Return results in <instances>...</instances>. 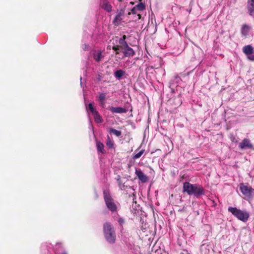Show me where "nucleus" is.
Returning <instances> with one entry per match:
<instances>
[{
  "mask_svg": "<svg viewBox=\"0 0 254 254\" xmlns=\"http://www.w3.org/2000/svg\"><path fill=\"white\" fill-rule=\"evenodd\" d=\"M183 191L186 192L189 195H194L198 196L204 193L203 188L197 184H191L186 182L183 184Z\"/></svg>",
  "mask_w": 254,
  "mask_h": 254,
  "instance_id": "nucleus-1",
  "label": "nucleus"
},
{
  "mask_svg": "<svg viewBox=\"0 0 254 254\" xmlns=\"http://www.w3.org/2000/svg\"><path fill=\"white\" fill-rule=\"evenodd\" d=\"M103 228L106 240L110 243H114L116 236L112 225L109 222H106L104 225Z\"/></svg>",
  "mask_w": 254,
  "mask_h": 254,
  "instance_id": "nucleus-2",
  "label": "nucleus"
},
{
  "mask_svg": "<svg viewBox=\"0 0 254 254\" xmlns=\"http://www.w3.org/2000/svg\"><path fill=\"white\" fill-rule=\"evenodd\" d=\"M228 211L239 220L243 222H246L249 217V214L248 212L242 211L236 207H229Z\"/></svg>",
  "mask_w": 254,
  "mask_h": 254,
  "instance_id": "nucleus-3",
  "label": "nucleus"
},
{
  "mask_svg": "<svg viewBox=\"0 0 254 254\" xmlns=\"http://www.w3.org/2000/svg\"><path fill=\"white\" fill-rule=\"evenodd\" d=\"M104 199L106 205L108 209L111 211L112 213L117 211V205L115 203L114 199L112 198L109 193L104 190L103 192Z\"/></svg>",
  "mask_w": 254,
  "mask_h": 254,
  "instance_id": "nucleus-4",
  "label": "nucleus"
},
{
  "mask_svg": "<svg viewBox=\"0 0 254 254\" xmlns=\"http://www.w3.org/2000/svg\"><path fill=\"white\" fill-rule=\"evenodd\" d=\"M126 36L124 35L119 40V45H114L112 49L116 52V54H119L120 52V49L123 50L127 48L128 46L127 42L126 41Z\"/></svg>",
  "mask_w": 254,
  "mask_h": 254,
  "instance_id": "nucleus-5",
  "label": "nucleus"
},
{
  "mask_svg": "<svg viewBox=\"0 0 254 254\" xmlns=\"http://www.w3.org/2000/svg\"><path fill=\"white\" fill-rule=\"evenodd\" d=\"M240 190L241 192L246 196H251L253 189L251 187H248L244 184H241L240 185Z\"/></svg>",
  "mask_w": 254,
  "mask_h": 254,
  "instance_id": "nucleus-6",
  "label": "nucleus"
},
{
  "mask_svg": "<svg viewBox=\"0 0 254 254\" xmlns=\"http://www.w3.org/2000/svg\"><path fill=\"white\" fill-rule=\"evenodd\" d=\"M91 54L92 55L94 60L97 62H100L104 57L101 50L93 49L91 51Z\"/></svg>",
  "mask_w": 254,
  "mask_h": 254,
  "instance_id": "nucleus-7",
  "label": "nucleus"
},
{
  "mask_svg": "<svg viewBox=\"0 0 254 254\" xmlns=\"http://www.w3.org/2000/svg\"><path fill=\"white\" fill-rule=\"evenodd\" d=\"M239 147L241 149H254L251 141L248 138L244 139L242 141L239 143Z\"/></svg>",
  "mask_w": 254,
  "mask_h": 254,
  "instance_id": "nucleus-8",
  "label": "nucleus"
},
{
  "mask_svg": "<svg viewBox=\"0 0 254 254\" xmlns=\"http://www.w3.org/2000/svg\"><path fill=\"white\" fill-rule=\"evenodd\" d=\"M135 174L141 182L145 183L147 181V177L140 169H136Z\"/></svg>",
  "mask_w": 254,
  "mask_h": 254,
  "instance_id": "nucleus-9",
  "label": "nucleus"
},
{
  "mask_svg": "<svg viewBox=\"0 0 254 254\" xmlns=\"http://www.w3.org/2000/svg\"><path fill=\"white\" fill-rule=\"evenodd\" d=\"M247 6L249 14L254 16V0H248Z\"/></svg>",
  "mask_w": 254,
  "mask_h": 254,
  "instance_id": "nucleus-10",
  "label": "nucleus"
},
{
  "mask_svg": "<svg viewBox=\"0 0 254 254\" xmlns=\"http://www.w3.org/2000/svg\"><path fill=\"white\" fill-rule=\"evenodd\" d=\"M109 110L113 113H118V114H121V113H126L127 112V110L125 108H123L122 107H110L109 108Z\"/></svg>",
  "mask_w": 254,
  "mask_h": 254,
  "instance_id": "nucleus-11",
  "label": "nucleus"
},
{
  "mask_svg": "<svg viewBox=\"0 0 254 254\" xmlns=\"http://www.w3.org/2000/svg\"><path fill=\"white\" fill-rule=\"evenodd\" d=\"M123 53L125 57H132L135 55V52L130 47L127 46V47L123 49Z\"/></svg>",
  "mask_w": 254,
  "mask_h": 254,
  "instance_id": "nucleus-12",
  "label": "nucleus"
},
{
  "mask_svg": "<svg viewBox=\"0 0 254 254\" xmlns=\"http://www.w3.org/2000/svg\"><path fill=\"white\" fill-rule=\"evenodd\" d=\"M181 80V78L178 75H175L173 77L170 83V87L173 89L175 87L177 86L176 84H178Z\"/></svg>",
  "mask_w": 254,
  "mask_h": 254,
  "instance_id": "nucleus-13",
  "label": "nucleus"
},
{
  "mask_svg": "<svg viewBox=\"0 0 254 254\" xmlns=\"http://www.w3.org/2000/svg\"><path fill=\"white\" fill-rule=\"evenodd\" d=\"M123 14L124 12L123 11H120L116 16L113 21V23H114L115 25H118L120 23L121 21L123 19Z\"/></svg>",
  "mask_w": 254,
  "mask_h": 254,
  "instance_id": "nucleus-14",
  "label": "nucleus"
},
{
  "mask_svg": "<svg viewBox=\"0 0 254 254\" xmlns=\"http://www.w3.org/2000/svg\"><path fill=\"white\" fill-rule=\"evenodd\" d=\"M251 28L250 26L247 24H244L243 25L241 28V33L242 34L246 37L249 35V33Z\"/></svg>",
  "mask_w": 254,
  "mask_h": 254,
  "instance_id": "nucleus-15",
  "label": "nucleus"
},
{
  "mask_svg": "<svg viewBox=\"0 0 254 254\" xmlns=\"http://www.w3.org/2000/svg\"><path fill=\"white\" fill-rule=\"evenodd\" d=\"M101 7L108 12L112 10V6L106 0H103Z\"/></svg>",
  "mask_w": 254,
  "mask_h": 254,
  "instance_id": "nucleus-16",
  "label": "nucleus"
},
{
  "mask_svg": "<svg viewBox=\"0 0 254 254\" xmlns=\"http://www.w3.org/2000/svg\"><path fill=\"white\" fill-rule=\"evenodd\" d=\"M243 52L247 55H249V54H252L253 52L254 51V48L253 47L250 45H247L243 47Z\"/></svg>",
  "mask_w": 254,
  "mask_h": 254,
  "instance_id": "nucleus-17",
  "label": "nucleus"
},
{
  "mask_svg": "<svg viewBox=\"0 0 254 254\" xmlns=\"http://www.w3.org/2000/svg\"><path fill=\"white\" fill-rule=\"evenodd\" d=\"M105 99H106V94L104 93H100L99 97H98V100L99 101L100 106L102 107H104L105 106Z\"/></svg>",
  "mask_w": 254,
  "mask_h": 254,
  "instance_id": "nucleus-18",
  "label": "nucleus"
},
{
  "mask_svg": "<svg viewBox=\"0 0 254 254\" xmlns=\"http://www.w3.org/2000/svg\"><path fill=\"white\" fill-rule=\"evenodd\" d=\"M96 146H97V149L98 150V151H100L102 153H104L105 151H104V144L100 142H96Z\"/></svg>",
  "mask_w": 254,
  "mask_h": 254,
  "instance_id": "nucleus-19",
  "label": "nucleus"
},
{
  "mask_svg": "<svg viewBox=\"0 0 254 254\" xmlns=\"http://www.w3.org/2000/svg\"><path fill=\"white\" fill-rule=\"evenodd\" d=\"M125 74V72L122 70H118L115 72V76L117 78H120Z\"/></svg>",
  "mask_w": 254,
  "mask_h": 254,
  "instance_id": "nucleus-20",
  "label": "nucleus"
},
{
  "mask_svg": "<svg viewBox=\"0 0 254 254\" xmlns=\"http://www.w3.org/2000/svg\"><path fill=\"white\" fill-rule=\"evenodd\" d=\"M135 7L138 11H141L145 9V6L144 3L140 2L137 5H136L135 6Z\"/></svg>",
  "mask_w": 254,
  "mask_h": 254,
  "instance_id": "nucleus-21",
  "label": "nucleus"
},
{
  "mask_svg": "<svg viewBox=\"0 0 254 254\" xmlns=\"http://www.w3.org/2000/svg\"><path fill=\"white\" fill-rule=\"evenodd\" d=\"M93 116L95 121L97 123H101L102 122L103 120L98 112L97 113H96V114L94 115Z\"/></svg>",
  "mask_w": 254,
  "mask_h": 254,
  "instance_id": "nucleus-22",
  "label": "nucleus"
},
{
  "mask_svg": "<svg viewBox=\"0 0 254 254\" xmlns=\"http://www.w3.org/2000/svg\"><path fill=\"white\" fill-rule=\"evenodd\" d=\"M87 110H89L92 113L93 115H94L96 114V113H98V112L94 108L92 103H89L88 104V108H87Z\"/></svg>",
  "mask_w": 254,
  "mask_h": 254,
  "instance_id": "nucleus-23",
  "label": "nucleus"
},
{
  "mask_svg": "<svg viewBox=\"0 0 254 254\" xmlns=\"http://www.w3.org/2000/svg\"><path fill=\"white\" fill-rule=\"evenodd\" d=\"M110 132L114 134L116 136L118 137L120 136L122 134L121 131L116 130L113 128H110Z\"/></svg>",
  "mask_w": 254,
  "mask_h": 254,
  "instance_id": "nucleus-24",
  "label": "nucleus"
},
{
  "mask_svg": "<svg viewBox=\"0 0 254 254\" xmlns=\"http://www.w3.org/2000/svg\"><path fill=\"white\" fill-rule=\"evenodd\" d=\"M144 152V149H142L139 152H138V153H135L134 156H133V159H137L139 158H140L142 155L143 154V153Z\"/></svg>",
  "mask_w": 254,
  "mask_h": 254,
  "instance_id": "nucleus-25",
  "label": "nucleus"
},
{
  "mask_svg": "<svg viewBox=\"0 0 254 254\" xmlns=\"http://www.w3.org/2000/svg\"><path fill=\"white\" fill-rule=\"evenodd\" d=\"M106 145L110 148H112L114 147L113 141L109 138V136L106 142Z\"/></svg>",
  "mask_w": 254,
  "mask_h": 254,
  "instance_id": "nucleus-26",
  "label": "nucleus"
},
{
  "mask_svg": "<svg viewBox=\"0 0 254 254\" xmlns=\"http://www.w3.org/2000/svg\"><path fill=\"white\" fill-rule=\"evenodd\" d=\"M248 59L251 61H254V51L252 53V54H249V55L247 56Z\"/></svg>",
  "mask_w": 254,
  "mask_h": 254,
  "instance_id": "nucleus-27",
  "label": "nucleus"
},
{
  "mask_svg": "<svg viewBox=\"0 0 254 254\" xmlns=\"http://www.w3.org/2000/svg\"><path fill=\"white\" fill-rule=\"evenodd\" d=\"M118 223H119V224L121 225V226H123V225L125 223V221H124V219L122 218H119L118 220Z\"/></svg>",
  "mask_w": 254,
  "mask_h": 254,
  "instance_id": "nucleus-28",
  "label": "nucleus"
},
{
  "mask_svg": "<svg viewBox=\"0 0 254 254\" xmlns=\"http://www.w3.org/2000/svg\"><path fill=\"white\" fill-rule=\"evenodd\" d=\"M82 48L83 50L84 51L88 50L89 45L87 44H84L82 45Z\"/></svg>",
  "mask_w": 254,
  "mask_h": 254,
  "instance_id": "nucleus-29",
  "label": "nucleus"
},
{
  "mask_svg": "<svg viewBox=\"0 0 254 254\" xmlns=\"http://www.w3.org/2000/svg\"><path fill=\"white\" fill-rule=\"evenodd\" d=\"M137 10L135 8V6H134L132 9H131V13L132 14H136L137 12Z\"/></svg>",
  "mask_w": 254,
  "mask_h": 254,
  "instance_id": "nucleus-30",
  "label": "nucleus"
},
{
  "mask_svg": "<svg viewBox=\"0 0 254 254\" xmlns=\"http://www.w3.org/2000/svg\"><path fill=\"white\" fill-rule=\"evenodd\" d=\"M137 16L138 17V19H140L141 18V15L140 14H138Z\"/></svg>",
  "mask_w": 254,
  "mask_h": 254,
  "instance_id": "nucleus-31",
  "label": "nucleus"
},
{
  "mask_svg": "<svg viewBox=\"0 0 254 254\" xmlns=\"http://www.w3.org/2000/svg\"><path fill=\"white\" fill-rule=\"evenodd\" d=\"M235 137H233V139H232V141H234Z\"/></svg>",
  "mask_w": 254,
  "mask_h": 254,
  "instance_id": "nucleus-32",
  "label": "nucleus"
},
{
  "mask_svg": "<svg viewBox=\"0 0 254 254\" xmlns=\"http://www.w3.org/2000/svg\"><path fill=\"white\" fill-rule=\"evenodd\" d=\"M62 254H67V253H66V252H63V253H62Z\"/></svg>",
  "mask_w": 254,
  "mask_h": 254,
  "instance_id": "nucleus-33",
  "label": "nucleus"
}]
</instances>
